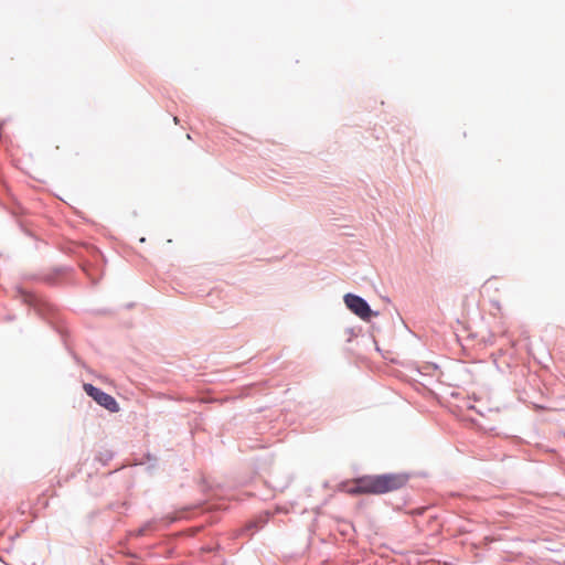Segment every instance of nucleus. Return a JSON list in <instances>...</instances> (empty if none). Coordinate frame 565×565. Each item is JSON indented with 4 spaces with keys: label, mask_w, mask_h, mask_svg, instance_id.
Returning a JSON list of instances; mask_svg holds the SVG:
<instances>
[{
    "label": "nucleus",
    "mask_w": 565,
    "mask_h": 565,
    "mask_svg": "<svg viewBox=\"0 0 565 565\" xmlns=\"http://www.w3.org/2000/svg\"><path fill=\"white\" fill-rule=\"evenodd\" d=\"M84 391L96 403H98L100 406L105 407L109 412L116 413L119 411V405L111 395L103 392L102 390L95 387L92 384H84Z\"/></svg>",
    "instance_id": "2"
},
{
    "label": "nucleus",
    "mask_w": 565,
    "mask_h": 565,
    "mask_svg": "<svg viewBox=\"0 0 565 565\" xmlns=\"http://www.w3.org/2000/svg\"><path fill=\"white\" fill-rule=\"evenodd\" d=\"M408 481L405 473L362 476L340 484V490L350 494H384L403 488Z\"/></svg>",
    "instance_id": "1"
},
{
    "label": "nucleus",
    "mask_w": 565,
    "mask_h": 565,
    "mask_svg": "<svg viewBox=\"0 0 565 565\" xmlns=\"http://www.w3.org/2000/svg\"><path fill=\"white\" fill-rule=\"evenodd\" d=\"M344 302L354 315L363 320H370V318L373 316V312L367 302L356 295H345Z\"/></svg>",
    "instance_id": "3"
}]
</instances>
